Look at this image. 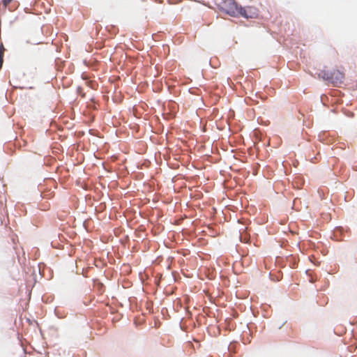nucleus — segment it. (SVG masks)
Instances as JSON below:
<instances>
[{
	"mask_svg": "<svg viewBox=\"0 0 357 357\" xmlns=\"http://www.w3.org/2000/svg\"><path fill=\"white\" fill-rule=\"evenodd\" d=\"M220 9L226 14L232 16H242L246 19L254 17L255 13H252L251 7L245 8L238 6L237 3L234 0H225L219 5Z\"/></svg>",
	"mask_w": 357,
	"mask_h": 357,
	"instance_id": "1",
	"label": "nucleus"
},
{
	"mask_svg": "<svg viewBox=\"0 0 357 357\" xmlns=\"http://www.w3.org/2000/svg\"><path fill=\"white\" fill-rule=\"evenodd\" d=\"M5 49L3 47V44L0 46V69L2 67L3 62V54H4Z\"/></svg>",
	"mask_w": 357,
	"mask_h": 357,
	"instance_id": "2",
	"label": "nucleus"
},
{
	"mask_svg": "<svg viewBox=\"0 0 357 357\" xmlns=\"http://www.w3.org/2000/svg\"><path fill=\"white\" fill-rule=\"evenodd\" d=\"M335 74H337V76H338L340 77V79H342L344 77V75L343 74H342L340 72H339L338 70L336 71V72H334L333 75H335Z\"/></svg>",
	"mask_w": 357,
	"mask_h": 357,
	"instance_id": "3",
	"label": "nucleus"
},
{
	"mask_svg": "<svg viewBox=\"0 0 357 357\" xmlns=\"http://www.w3.org/2000/svg\"><path fill=\"white\" fill-rule=\"evenodd\" d=\"M13 0H2L3 4L6 7Z\"/></svg>",
	"mask_w": 357,
	"mask_h": 357,
	"instance_id": "4",
	"label": "nucleus"
},
{
	"mask_svg": "<svg viewBox=\"0 0 357 357\" xmlns=\"http://www.w3.org/2000/svg\"><path fill=\"white\" fill-rule=\"evenodd\" d=\"M105 207V204H104V203H100L99 210H100V211H101V210H102Z\"/></svg>",
	"mask_w": 357,
	"mask_h": 357,
	"instance_id": "5",
	"label": "nucleus"
}]
</instances>
